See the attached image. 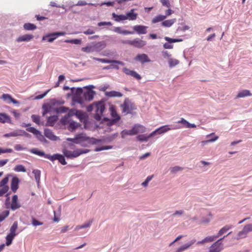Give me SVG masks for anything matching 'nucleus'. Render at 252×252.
Segmentation results:
<instances>
[{
  "mask_svg": "<svg viewBox=\"0 0 252 252\" xmlns=\"http://www.w3.org/2000/svg\"><path fill=\"white\" fill-rule=\"evenodd\" d=\"M94 107L95 108V113L94 115V118L96 121L101 120L103 117V113L105 109L104 102H98L94 105H90L87 107V111L91 112L93 110Z\"/></svg>",
  "mask_w": 252,
  "mask_h": 252,
  "instance_id": "nucleus-1",
  "label": "nucleus"
},
{
  "mask_svg": "<svg viewBox=\"0 0 252 252\" xmlns=\"http://www.w3.org/2000/svg\"><path fill=\"white\" fill-rule=\"evenodd\" d=\"M171 128L168 127L167 126H162L159 128L156 129L155 131L150 133L148 136L145 135H139L136 137L137 140L140 141H147L148 139L155 136L157 134H162L164 133L169 130H170Z\"/></svg>",
  "mask_w": 252,
  "mask_h": 252,
  "instance_id": "nucleus-2",
  "label": "nucleus"
},
{
  "mask_svg": "<svg viewBox=\"0 0 252 252\" xmlns=\"http://www.w3.org/2000/svg\"><path fill=\"white\" fill-rule=\"evenodd\" d=\"M88 149H77L72 152L66 149H64L63 151V155L67 158H73L78 157L80 155L86 154L90 152Z\"/></svg>",
  "mask_w": 252,
  "mask_h": 252,
  "instance_id": "nucleus-3",
  "label": "nucleus"
},
{
  "mask_svg": "<svg viewBox=\"0 0 252 252\" xmlns=\"http://www.w3.org/2000/svg\"><path fill=\"white\" fill-rule=\"evenodd\" d=\"M123 112L126 114L131 113V112L136 109L135 105L128 98L125 99L123 104L121 105Z\"/></svg>",
  "mask_w": 252,
  "mask_h": 252,
  "instance_id": "nucleus-4",
  "label": "nucleus"
},
{
  "mask_svg": "<svg viewBox=\"0 0 252 252\" xmlns=\"http://www.w3.org/2000/svg\"><path fill=\"white\" fill-rule=\"evenodd\" d=\"M123 43L128 44L129 45L133 46L135 47L138 48H141L145 46L146 42L145 41L139 38H135L133 40H127L125 41H123L122 42Z\"/></svg>",
  "mask_w": 252,
  "mask_h": 252,
  "instance_id": "nucleus-5",
  "label": "nucleus"
},
{
  "mask_svg": "<svg viewBox=\"0 0 252 252\" xmlns=\"http://www.w3.org/2000/svg\"><path fill=\"white\" fill-rule=\"evenodd\" d=\"M252 231V224H248L246 225L243 229L239 231L237 235L236 239L237 240L245 238L247 236L249 232Z\"/></svg>",
  "mask_w": 252,
  "mask_h": 252,
  "instance_id": "nucleus-6",
  "label": "nucleus"
},
{
  "mask_svg": "<svg viewBox=\"0 0 252 252\" xmlns=\"http://www.w3.org/2000/svg\"><path fill=\"white\" fill-rule=\"evenodd\" d=\"M74 115L77 116L79 118H81L83 116L82 113L79 110L76 109H70L68 111V114L66 116L64 117L62 119V122L63 125H66V121L68 120V118L70 116H72Z\"/></svg>",
  "mask_w": 252,
  "mask_h": 252,
  "instance_id": "nucleus-7",
  "label": "nucleus"
},
{
  "mask_svg": "<svg viewBox=\"0 0 252 252\" xmlns=\"http://www.w3.org/2000/svg\"><path fill=\"white\" fill-rule=\"evenodd\" d=\"M8 180V177H5L0 182V196L3 195L8 191L9 187L7 184Z\"/></svg>",
  "mask_w": 252,
  "mask_h": 252,
  "instance_id": "nucleus-8",
  "label": "nucleus"
},
{
  "mask_svg": "<svg viewBox=\"0 0 252 252\" xmlns=\"http://www.w3.org/2000/svg\"><path fill=\"white\" fill-rule=\"evenodd\" d=\"M46 158H48L51 161H54L55 160H58L62 164V165H66V162L65 161L64 157L63 155H62L59 154H56L52 156H46Z\"/></svg>",
  "mask_w": 252,
  "mask_h": 252,
  "instance_id": "nucleus-9",
  "label": "nucleus"
},
{
  "mask_svg": "<svg viewBox=\"0 0 252 252\" xmlns=\"http://www.w3.org/2000/svg\"><path fill=\"white\" fill-rule=\"evenodd\" d=\"M225 237V236H224L223 238L219 239L212 244L210 248L209 252H220L222 250V248L221 247L222 243L220 241Z\"/></svg>",
  "mask_w": 252,
  "mask_h": 252,
  "instance_id": "nucleus-10",
  "label": "nucleus"
},
{
  "mask_svg": "<svg viewBox=\"0 0 252 252\" xmlns=\"http://www.w3.org/2000/svg\"><path fill=\"white\" fill-rule=\"evenodd\" d=\"M83 93L82 88H78L76 90V94L73 96V101L83 106L84 104L83 99L80 95Z\"/></svg>",
  "mask_w": 252,
  "mask_h": 252,
  "instance_id": "nucleus-11",
  "label": "nucleus"
},
{
  "mask_svg": "<svg viewBox=\"0 0 252 252\" xmlns=\"http://www.w3.org/2000/svg\"><path fill=\"white\" fill-rule=\"evenodd\" d=\"M134 60L136 61L139 62L143 64L146 63H150L151 62L147 55L145 54H138L135 58Z\"/></svg>",
  "mask_w": 252,
  "mask_h": 252,
  "instance_id": "nucleus-12",
  "label": "nucleus"
},
{
  "mask_svg": "<svg viewBox=\"0 0 252 252\" xmlns=\"http://www.w3.org/2000/svg\"><path fill=\"white\" fill-rule=\"evenodd\" d=\"M64 33L63 32H56L51 34H50L48 35L44 36L43 37V40H47L48 42H53L58 36L63 35H64Z\"/></svg>",
  "mask_w": 252,
  "mask_h": 252,
  "instance_id": "nucleus-13",
  "label": "nucleus"
},
{
  "mask_svg": "<svg viewBox=\"0 0 252 252\" xmlns=\"http://www.w3.org/2000/svg\"><path fill=\"white\" fill-rule=\"evenodd\" d=\"M67 129L70 131H75L77 128H78L81 125L73 121H66Z\"/></svg>",
  "mask_w": 252,
  "mask_h": 252,
  "instance_id": "nucleus-14",
  "label": "nucleus"
},
{
  "mask_svg": "<svg viewBox=\"0 0 252 252\" xmlns=\"http://www.w3.org/2000/svg\"><path fill=\"white\" fill-rule=\"evenodd\" d=\"M123 70L124 72L127 75L132 76L137 80H140L141 79V76L134 70H131L126 67H124Z\"/></svg>",
  "mask_w": 252,
  "mask_h": 252,
  "instance_id": "nucleus-15",
  "label": "nucleus"
},
{
  "mask_svg": "<svg viewBox=\"0 0 252 252\" xmlns=\"http://www.w3.org/2000/svg\"><path fill=\"white\" fill-rule=\"evenodd\" d=\"M89 138L86 136V134L84 133H80L78 134H77L75 136V137L72 141L76 144H78L81 143L82 141H87Z\"/></svg>",
  "mask_w": 252,
  "mask_h": 252,
  "instance_id": "nucleus-16",
  "label": "nucleus"
},
{
  "mask_svg": "<svg viewBox=\"0 0 252 252\" xmlns=\"http://www.w3.org/2000/svg\"><path fill=\"white\" fill-rule=\"evenodd\" d=\"M177 123L181 124L183 125L182 126H180L178 128L187 127V128H195L196 126L194 124H190L187 120L184 118H181L180 121H178Z\"/></svg>",
  "mask_w": 252,
  "mask_h": 252,
  "instance_id": "nucleus-17",
  "label": "nucleus"
},
{
  "mask_svg": "<svg viewBox=\"0 0 252 252\" xmlns=\"http://www.w3.org/2000/svg\"><path fill=\"white\" fill-rule=\"evenodd\" d=\"M133 30L138 34H146L148 27L142 25H136L133 27Z\"/></svg>",
  "mask_w": 252,
  "mask_h": 252,
  "instance_id": "nucleus-18",
  "label": "nucleus"
},
{
  "mask_svg": "<svg viewBox=\"0 0 252 252\" xmlns=\"http://www.w3.org/2000/svg\"><path fill=\"white\" fill-rule=\"evenodd\" d=\"M19 180L18 177H14L12 178L11 183V190L16 192L19 188Z\"/></svg>",
  "mask_w": 252,
  "mask_h": 252,
  "instance_id": "nucleus-19",
  "label": "nucleus"
},
{
  "mask_svg": "<svg viewBox=\"0 0 252 252\" xmlns=\"http://www.w3.org/2000/svg\"><path fill=\"white\" fill-rule=\"evenodd\" d=\"M94 52H99L106 47V43L104 41H100L96 43H93Z\"/></svg>",
  "mask_w": 252,
  "mask_h": 252,
  "instance_id": "nucleus-20",
  "label": "nucleus"
},
{
  "mask_svg": "<svg viewBox=\"0 0 252 252\" xmlns=\"http://www.w3.org/2000/svg\"><path fill=\"white\" fill-rule=\"evenodd\" d=\"M94 59L96 61H99L102 63H116L118 64H120L121 65H125V63L123 62H122L121 61H117V60H108V59H98V58H94Z\"/></svg>",
  "mask_w": 252,
  "mask_h": 252,
  "instance_id": "nucleus-21",
  "label": "nucleus"
},
{
  "mask_svg": "<svg viewBox=\"0 0 252 252\" xmlns=\"http://www.w3.org/2000/svg\"><path fill=\"white\" fill-rule=\"evenodd\" d=\"M0 123L11 124V117L6 113H0Z\"/></svg>",
  "mask_w": 252,
  "mask_h": 252,
  "instance_id": "nucleus-22",
  "label": "nucleus"
},
{
  "mask_svg": "<svg viewBox=\"0 0 252 252\" xmlns=\"http://www.w3.org/2000/svg\"><path fill=\"white\" fill-rule=\"evenodd\" d=\"M111 115L114 119L109 120L108 125L110 126L114 125L120 119V116L117 115L116 111L112 108L111 109Z\"/></svg>",
  "mask_w": 252,
  "mask_h": 252,
  "instance_id": "nucleus-23",
  "label": "nucleus"
},
{
  "mask_svg": "<svg viewBox=\"0 0 252 252\" xmlns=\"http://www.w3.org/2000/svg\"><path fill=\"white\" fill-rule=\"evenodd\" d=\"M20 205L18 203V196L14 195L12 198L11 208L12 210H15L20 207Z\"/></svg>",
  "mask_w": 252,
  "mask_h": 252,
  "instance_id": "nucleus-24",
  "label": "nucleus"
},
{
  "mask_svg": "<svg viewBox=\"0 0 252 252\" xmlns=\"http://www.w3.org/2000/svg\"><path fill=\"white\" fill-rule=\"evenodd\" d=\"M33 38V36L32 34H26L18 37L16 41L18 42L23 41H29Z\"/></svg>",
  "mask_w": 252,
  "mask_h": 252,
  "instance_id": "nucleus-25",
  "label": "nucleus"
},
{
  "mask_svg": "<svg viewBox=\"0 0 252 252\" xmlns=\"http://www.w3.org/2000/svg\"><path fill=\"white\" fill-rule=\"evenodd\" d=\"M1 99H2L4 101H6L7 100H9L10 102L13 103V104H19V102L15 99L14 98H12L11 95L9 94H3L1 97Z\"/></svg>",
  "mask_w": 252,
  "mask_h": 252,
  "instance_id": "nucleus-26",
  "label": "nucleus"
},
{
  "mask_svg": "<svg viewBox=\"0 0 252 252\" xmlns=\"http://www.w3.org/2000/svg\"><path fill=\"white\" fill-rule=\"evenodd\" d=\"M195 240L193 239L188 244H185L179 248L175 252H183L189 249L192 245L195 242Z\"/></svg>",
  "mask_w": 252,
  "mask_h": 252,
  "instance_id": "nucleus-27",
  "label": "nucleus"
},
{
  "mask_svg": "<svg viewBox=\"0 0 252 252\" xmlns=\"http://www.w3.org/2000/svg\"><path fill=\"white\" fill-rule=\"evenodd\" d=\"M94 94L95 92L94 91L92 90H89L86 92L84 93L83 95L85 100L91 101L93 99Z\"/></svg>",
  "mask_w": 252,
  "mask_h": 252,
  "instance_id": "nucleus-28",
  "label": "nucleus"
},
{
  "mask_svg": "<svg viewBox=\"0 0 252 252\" xmlns=\"http://www.w3.org/2000/svg\"><path fill=\"white\" fill-rule=\"evenodd\" d=\"M252 94L250 91L248 90H244L238 92L235 98H239L241 97H244L248 96H252Z\"/></svg>",
  "mask_w": 252,
  "mask_h": 252,
  "instance_id": "nucleus-29",
  "label": "nucleus"
},
{
  "mask_svg": "<svg viewBox=\"0 0 252 252\" xmlns=\"http://www.w3.org/2000/svg\"><path fill=\"white\" fill-rule=\"evenodd\" d=\"M113 31L117 33L124 35L132 34L133 33L132 32L127 31L126 30H123L121 27L114 28Z\"/></svg>",
  "mask_w": 252,
  "mask_h": 252,
  "instance_id": "nucleus-30",
  "label": "nucleus"
},
{
  "mask_svg": "<svg viewBox=\"0 0 252 252\" xmlns=\"http://www.w3.org/2000/svg\"><path fill=\"white\" fill-rule=\"evenodd\" d=\"M81 51L86 53L94 52V50L93 43L88 44L86 47H82L81 48Z\"/></svg>",
  "mask_w": 252,
  "mask_h": 252,
  "instance_id": "nucleus-31",
  "label": "nucleus"
},
{
  "mask_svg": "<svg viewBox=\"0 0 252 252\" xmlns=\"http://www.w3.org/2000/svg\"><path fill=\"white\" fill-rule=\"evenodd\" d=\"M134 9H131L129 12L126 13V20H135L137 19L138 14L133 12Z\"/></svg>",
  "mask_w": 252,
  "mask_h": 252,
  "instance_id": "nucleus-32",
  "label": "nucleus"
},
{
  "mask_svg": "<svg viewBox=\"0 0 252 252\" xmlns=\"http://www.w3.org/2000/svg\"><path fill=\"white\" fill-rule=\"evenodd\" d=\"M232 228V225H226L224 226H223L222 228H221L220 231H219V233L218 235H217V237H219L222 235H223L224 233L226 232L228 230Z\"/></svg>",
  "mask_w": 252,
  "mask_h": 252,
  "instance_id": "nucleus-33",
  "label": "nucleus"
},
{
  "mask_svg": "<svg viewBox=\"0 0 252 252\" xmlns=\"http://www.w3.org/2000/svg\"><path fill=\"white\" fill-rule=\"evenodd\" d=\"M176 21V19L175 18L165 20L161 23V25L165 27H170L173 25Z\"/></svg>",
  "mask_w": 252,
  "mask_h": 252,
  "instance_id": "nucleus-34",
  "label": "nucleus"
},
{
  "mask_svg": "<svg viewBox=\"0 0 252 252\" xmlns=\"http://www.w3.org/2000/svg\"><path fill=\"white\" fill-rule=\"evenodd\" d=\"M44 134L46 137L49 139L55 140L56 139V136L53 134V132L50 129H45L44 131Z\"/></svg>",
  "mask_w": 252,
  "mask_h": 252,
  "instance_id": "nucleus-35",
  "label": "nucleus"
},
{
  "mask_svg": "<svg viewBox=\"0 0 252 252\" xmlns=\"http://www.w3.org/2000/svg\"><path fill=\"white\" fill-rule=\"evenodd\" d=\"M112 16L114 18L115 20L117 22H120L121 21H124L126 20V15H117L115 13L112 14Z\"/></svg>",
  "mask_w": 252,
  "mask_h": 252,
  "instance_id": "nucleus-36",
  "label": "nucleus"
},
{
  "mask_svg": "<svg viewBox=\"0 0 252 252\" xmlns=\"http://www.w3.org/2000/svg\"><path fill=\"white\" fill-rule=\"evenodd\" d=\"M106 95L109 97H121L122 96L121 93L114 91L106 92Z\"/></svg>",
  "mask_w": 252,
  "mask_h": 252,
  "instance_id": "nucleus-37",
  "label": "nucleus"
},
{
  "mask_svg": "<svg viewBox=\"0 0 252 252\" xmlns=\"http://www.w3.org/2000/svg\"><path fill=\"white\" fill-rule=\"evenodd\" d=\"M30 152L41 157H44L45 158L46 156H51L50 155L45 154L44 152L38 151L37 149L35 148L31 149L30 150Z\"/></svg>",
  "mask_w": 252,
  "mask_h": 252,
  "instance_id": "nucleus-38",
  "label": "nucleus"
},
{
  "mask_svg": "<svg viewBox=\"0 0 252 252\" xmlns=\"http://www.w3.org/2000/svg\"><path fill=\"white\" fill-rule=\"evenodd\" d=\"M30 152L41 157H44L45 158L46 156H51L50 155L45 154L44 152L38 151L37 149L35 148L31 149L30 150Z\"/></svg>",
  "mask_w": 252,
  "mask_h": 252,
  "instance_id": "nucleus-39",
  "label": "nucleus"
},
{
  "mask_svg": "<svg viewBox=\"0 0 252 252\" xmlns=\"http://www.w3.org/2000/svg\"><path fill=\"white\" fill-rule=\"evenodd\" d=\"M18 228V223L15 221L13 223V225L10 229V233L9 234L12 235V236H15L17 234L16 231Z\"/></svg>",
  "mask_w": 252,
  "mask_h": 252,
  "instance_id": "nucleus-40",
  "label": "nucleus"
},
{
  "mask_svg": "<svg viewBox=\"0 0 252 252\" xmlns=\"http://www.w3.org/2000/svg\"><path fill=\"white\" fill-rule=\"evenodd\" d=\"M166 18V16L159 15L157 16H156L155 18H154L152 20V22L153 24H155L158 22L163 21Z\"/></svg>",
  "mask_w": 252,
  "mask_h": 252,
  "instance_id": "nucleus-41",
  "label": "nucleus"
},
{
  "mask_svg": "<svg viewBox=\"0 0 252 252\" xmlns=\"http://www.w3.org/2000/svg\"><path fill=\"white\" fill-rule=\"evenodd\" d=\"M24 28L27 31H33L36 29V26L31 23H26L24 25Z\"/></svg>",
  "mask_w": 252,
  "mask_h": 252,
  "instance_id": "nucleus-42",
  "label": "nucleus"
},
{
  "mask_svg": "<svg viewBox=\"0 0 252 252\" xmlns=\"http://www.w3.org/2000/svg\"><path fill=\"white\" fill-rule=\"evenodd\" d=\"M27 131L31 132L36 135V136H38V135H41L40 132L39 131H38L37 129L33 127H30L26 129Z\"/></svg>",
  "mask_w": 252,
  "mask_h": 252,
  "instance_id": "nucleus-43",
  "label": "nucleus"
},
{
  "mask_svg": "<svg viewBox=\"0 0 252 252\" xmlns=\"http://www.w3.org/2000/svg\"><path fill=\"white\" fill-rule=\"evenodd\" d=\"M32 173L34 174L35 179L37 183L38 184L40 181L41 172L40 170L37 169H34L32 171Z\"/></svg>",
  "mask_w": 252,
  "mask_h": 252,
  "instance_id": "nucleus-44",
  "label": "nucleus"
},
{
  "mask_svg": "<svg viewBox=\"0 0 252 252\" xmlns=\"http://www.w3.org/2000/svg\"><path fill=\"white\" fill-rule=\"evenodd\" d=\"M19 135H21V134L19 133V130H16L12 132L6 133L4 134L3 136L5 137H16L19 136Z\"/></svg>",
  "mask_w": 252,
  "mask_h": 252,
  "instance_id": "nucleus-45",
  "label": "nucleus"
},
{
  "mask_svg": "<svg viewBox=\"0 0 252 252\" xmlns=\"http://www.w3.org/2000/svg\"><path fill=\"white\" fill-rule=\"evenodd\" d=\"M179 63V61L175 59H170L168 60L169 65L170 67L175 66V65H177Z\"/></svg>",
  "mask_w": 252,
  "mask_h": 252,
  "instance_id": "nucleus-46",
  "label": "nucleus"
},
{
  "mask_svg": "<svg viewBox=\"0 0 252 252\" xmlns=\"http://www.w3.org/2000/svg\"><path fill=\"white\" fill-rule=\"evenodd\" d=\"M14 237L15 236L12 235L8 234L6 237V245L7 246L11 245Z\"/></svg>",
  "mask_w": 252,
  "mask_h": 252,
  "instance_id": "nucleus-47",
  "label": "nucleus"
},
{
  "mask_svg": "<svg viewBox=\"0 0 252 252\" xmlns=\"http://www.w3.org/2000/svg\"><path fill=\"white\" fill-rule=\"evenodd\" d=\"M14 170L16 172H26L25 167L22 165H17L14 168Z\"/></svg>",
  "mask_w": 252,
  "mask_h": 252,
  "instance_id": "nucleus-48",
  "label": "nucleus"
},
{
  "mask_svg": "<svg viewBox=\"0 0 252 252\" xmlns=\"http://www.w3.org/2000/svg\"><path fill=\"white\" fill-rule=\"evenodd\" d=\"M213 136V137H212L211 138L208 139L209 140V141L210 142V143H211V142H215V141H216L219 138V137L218 136H216L215 135V133L213 132L210 134H208L206 136L207 138H209V137H211Z\"/></svg>",
  "mask_w": 252,
  "mask_h": 252,
  "instance_id": "nucleus-49",
  "label": "nucleus"
},
{
  "mask_svg": "<svg viewBox=\"0 0 252 252\" xmlns=\"http://www.w3.org/2000/svg\"><path fill=\"white\" fill-rule=\"evenodd\" d=\"M164 39L166 41H167L168 43H170L180 42V41H182V39H174V38H170L168 37H165Z\"/></svg>",
  "mask_w": 252,
  "mask_h": 252,
  "instance_id": "nucleus-50",
  "label": "nucleus"
},
{
  "mask_svg": "<svg viewBox=\"0 0 252 252\" xmlns=\"http://www.w3.org/2000/svg\"><path fill=\"white\" fill-rule=\"evenodd\" d=\"M137 130L138 132L144 133L146 131V127L141 125H136Z\"/></svg>",
  "mask_w": 252,
  "mask_h": 252,
  "instance_id": "nucleus-51",
  "label": "nucleus"
},
{
  "mask_svg": "<svg viewBox=\"0 0 252 252\" xmlns=\"http://www.w3.org/2000/svg\"><path fill=\"white\" fill-rule=\"evenodd\" d=\"M9 214V211H5L2 212V214L0 215V222L2 221L5 219Z\"/></svg>",
  "mask_w": 252,
  "mask_h": 252,
  "instance_id": "nucleus-52",
  "label": "nucleus"
},
{
  "mask_svg": "<svg viewBox=\"0 0 252 252\" xmlns=\"http://www.w3.org/2000/svg\"><path fill=\"white\" fill-rule=\"evenodd\" d=\"M90 225H91V222H89V223H85L84 224L81 225H77L75 228V230H78L79 229H80L84 228H86V227H88Z\"/></svg>",
  "mask_w": 252,
  "mask_h": 252,
  "instance_id": "nucleus-53",
  "label": "nucleus"
},
{
  "mask_svg": "<svg viewBox=\"0 0 252 252\" xmlns=\"http://www.w3.org/2000/svg\"><path fill=\"white\" fill-rule=\"evenodd\" d=\"M13 152L12 149L10 148H6V149H3L1 148H0V155L3 153H11Z\"/></svg>",
  "mask_w": 252,
  "mask_h": 252,
  "instance_id": "nucleus-54",
  "label": "nucleus"
},
{
  "mask_svg": "<svg viewBox=\"0 0 252 252\" xmlns=\"http://www.w3.org/2000/svg\"><path fill=\"white\" fill-rule=\"evenodd\" d=\"M65 42L75 44H80L81 43V40L78 39L66 40Z\"/></svg>",
  "mask_w": 252,
  "mask_h": 252,
  "instance_id": "nucleus-55",
  "label": "nucleus"
},
{
  "mask_svg": "<svg viewBox=\"0 0 252 252\" xmlns=\"http://www.w3.org/2000/svg\"><path fill=\"white\" fill-rule=\"evenodd\" d=\"M183 168L179 166H174L170 168L171 172L172 173H176L180 170H183Z\"/></svg>",
  "mask_w": 252,
  "mask_h": 252,
  "instance_id": "nucleus-56",
  "label": "nucleus"
},
{
  "mask_svg": "<svg viewBox=\"0 0 252 252\" xmlns=\"http://www.w3.org/2000/svg\"><path fill=\"white\" fill-rule=\"evenodd\" d=\"M32 118L33 122L37 124H39L40 122V117L39 116L32 115Z\"/></svg>",
  "mask_w": 252,
  "mask_h": 252,
  "instance_id": "nucleus-57",
  "label": "nucleus"
},
{
  "mask_svg": "<svg viewBox=\"0 0 252 252\" xmlns=\"http://www.w3.org/2000/svg\"><path fill=\"white\" fill-rule=\"evenodd\" d=\"M153 177V175L148 176L147 178H146V180L144 182L142 183V185L144 187L147 186L149 182L152 179Z\"/></svg>",
  "mask_w": 252,
  "mask_h": 252,
  "instance_id": "nucleus-58",
  "label": "nucleus"
},
{
  "mask_svg": "<svg viewBox=\"0 0 252 252\" xmlns=\"http://www.w3.org/2000/svg\"><path fill=\"white\" fill-rule=\"evenodd\" d=\"M217 238V236H208L205 238V240L206 242H211L214 241Z\"/></svg>",
  "mask_w": 252,
  "mask_h": 252,
  "instance_id": "nucleus-59",
  "label": "nucleus"
},
{
  "mask_svg": "<svg viewBox=\"0 0 252 252\" xmlns=\"http://www.w3.org/2000/svg\"><path fill=\"white\" fill-rule=\"evenodd\" d=\"M32 224L33 226H37V225H41L43 224V223L35 219L34 218L32 219Z\"/></svg>",
  "mask_w": 252,
  "mask_h": 252,
  "instance_id": "nucleus-60",
  "label": "nucleus"
},
{
  "mask_svg": "<svg viewBox=\"0 0 252 252\" xmlns=\"http://www.w3.org/2000/svg\"><path fill=\"white\" fill-rule=\"evenodd\" d=\"M14 149L17 151L24 150L25 148H24L22 145L20 144H16L14 146Z\"/></svg>",
  "mask_w": 252,
  "mask_h": 252,
  "instance_id": "nucleus-61",
  "label": "nucleus"
},
{
  "mask_svg": "<svg viewBox=\"0 0 252 252\" xmlns=\"http://www.w3.org/2000/svg\"><path fill=\"white\" fill-rule=\"evenodd\" d=\"M131 135L129 130H124L121 132V136L123 138H124L126 135Z\"/></svg>",
  "mask_w": 252,
  "mask_h": 252,
  "instance_id": "nucleus-62",
  "label": "nucleus"
},
{
  "mask_svg": "<svg viewBox=\"0 0 252 252\" xmlns=\"http://www.w3.org/2000/svg\"><path fill=\"white\" fill-rule=\"evenodd\" d=\"M130 130V132L131 135H135L138 133V131L137 130V127L136 125H135Z\"/></svg>",
  "mask_w": 252,
  "mask_h": 252,
  "instance_id": "nucleus-63",
  "label": "nucleus"
},
{
  "mask_svg": "<svg viewBox=\"0 0 252 252\" xmlns=\"http://www.w3.org/2000/svg\"><path fill=\"white\" fill-rule=\"evenodd\" d=\"M162 4L167 7H170V4L168 0H160Z\"/></svg>",
  "mask_w": 252,
  "mask_h": 252,
  "instance_id": "nucleus-64",
  "label": "nucleus"
}]
</instances>
